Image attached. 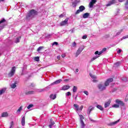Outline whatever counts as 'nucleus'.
Segmentation results:
<instances>
[{"mask_svg":"<svg viewBox=\"0 0 128 128\" xmlns=\"http://www.w3.org/2000/svg\"><path fill=\"white\" fill-rule=\"evenodd\" d=\"M38 14V11L32 9L30 12L26 16V20H32Z\"/></svg>","mask_w":128,"mask_h":128,"instance_id":"f257e3e1","label":"nucleus"},{"mask_svg":"<svg viewBox=\"0 0 128 128\" xmlns=\"http://www.w3.org/2000/svg\"><path fill=\"white\" fill-rule=\"evenodd\" d=\"M16 66H12L11 68L10 71L8 74V76L9 78H12V76H14V74H16Z\"/></svg>","mask_w":128,"mask_h":128,"instance_id":"f03ea898","label":"nucleus"},{"mask_svg":"<svg viewBox=\"0 0 128 128\" xmlns=\"http://www.w3.org/2000/svg\"><path fill=\"white\" fill-rule=\"evenodd\" d=\"M97 87L100 92H102V90H104L106 88V87L102 83L98 84Z\"/></svg>","mask_w":128,"mask_h":128,"instance_id":"7ed1b4c3","label":"nucleus"},{"mask_svg":"<svg viewBox=\"0 0 128 128\" xmlns=\"http://www.w3.org/2000/svg\"><path fill=\"white\" fill-rule=\"evenodd\" d=\"M86 10V7L84 6H80L79 7V9L76 12H75V14H78L80 12H84Z\"/></svg>","mask_w":128,"mask_h":128,"instance_id":"20e7f679","label":"nucleus"},{"mask_svg":"<svg viewBox=\"0 0 128 128\" xmlns=\"http://www.w3.org/2000/svg\"><path fill=\"white\" fill-rule=\"evenodd\" d=\"M112 82H114V78H110L105 82L104 86L106 88V86H110V84Z\"/></svg>","mask_w":128,"mask_h":128,"instance_id":"39448f33","label":"nucleus"},{"mask_svg":"<svg viewBox=\"0 0 128 128\" xmlns=\"http://www.w3.org/2000/svg\"><path fill=\"white\" fill-rule=\"evenodd\" d=\"M116 104H120V106H124V102L117 99L116 100Z\"/></svg>","mask_w":128,"mask_h":128,"instance_id":"423d86ee","label":"nucleus"},{"mask_svg":"<svg viewBox=\"0 0 128 128\" xmlns=\"http://www.w3.org/2000/svg\"><path fill=\"white\" fill-rule=\"evenodd\" d=\"M82 50H84L83 47H80V48H78V50L76 52V58L80 54L81 52H82Z\"/></svg>","mask_w":128,"mask_h":128,"instance_id":"0eeeda50","label":"nucleus"},{"mask_svg":"<svg viewBox=\"0 0 128 128\" xmlns=\"http://www.w3.org/2000/svg\"><path fill=\"white\" fill-rule=\"evenodd\" d=\"M68 18H66L64 21H62L60 23V26H66V24H68Z\"/></svg>","mask_w":128,"mask_h":128,"instance_id":"6e6552de","label":"nucleus"},{"mask_svg":"<svg viewBox=\"0 0 128 128\" xmlns=\"http://www.w3.org/2000/svg\"><path fill=\"white\" fill-rule=\"evenodd\" d=\"M96 2V0H91L90 2L89 3V8H94V5Z\"/></svg>","mask_w":128,"mask_h":128,"instance_id":"1a4fd4ad","label":"nucleus"},{"mask_svg":"<svg viewBox=\"0 0 128 128\" xmlns=\"http://www.w3.org/2000/svg\"><path fill=\"white\" fill-rule=\"evenodd\" d=\"M94 108H92V106H90L87 110V114L90 116V112H92V110H94Z\"/></svg>","mask_w":128,"mask_h":128,"instance_id":"9d476101","label":"nucleus"},{"mask_svg":"<svg viewBox=\"0 0 128 128\" xmlns=\"http://www.w3.org/2000/svg\"><path fill=\"white\" fill-rule=\"evenodd\" d=\"M111 102L112 101L110 100H109L108 102H106L104 104V108H108V106H109Z\"/></svg>","mask_w":128,"mask_h":128,"instance_id":"9b49d317","label":"nucleus"},{"mask_svg":"<svg viewBox=\"0 0 128 128\" xmlns=\"http://www.w3.org/2000/svg\"><path fill=\"white\" fill-rule=\"evenodd\" d=\"M70 88V86L64 85L62 87V90H68V88Z\"/></svg>","mask_w":128,"mask_h":128,"instance_id":"f8f14e48","label":"nucleus"},{"mask_svg":"<svg viewBox=\"0 0 128 128\" xmlns=\"http://www.w3.org/2000/svg\"><path fill=\"white\" fill-rule=\"evenodd\" d=\"M21 124L23 126H24V124H26V116H23L22 118Z\"/></svg>","mask_w":128,"mask_h":128,"instance_id":"ddd939ff","label":"nucleus"},{"mask_svg":"<svg viewBox=\"0 0 128 128\" xmlns=\"http://www.w3.org/2000/svg\"><path fill=\"white\" fill-rule=\"evenodd\" d=\"M88 16H90V13L88 12L84 14L82 16L83 18H88Z\"/></svg>","mask_w":128,"mask_h":128,"instance_id":"4468645a","label":"nucleus"},{"mask_svg":"<svg viewBox=\"0 0 128 128\" xmlns=\"http://www.w3.org/2000/svg\"><path fill=\"white\" fill-rule=\"evenodd\" d=\"M50 98H51V100H56V94L54 95V94H51L50 96Z\"/></svg>","mask_w":128,"mask_h":128,"instance_id":"2eb2a0df","label":"nucleus"},{"mask_svg":"<svg viewBox=\"0 0 128 128\" xmlns=\"http://www.w3.org/2000/svg\"><path fill=\"white\" fill-rule=\"evenodd\" d=\"M20 38H22V36H20L19 37L16 38V40L14 42L15 44H18V42H20Z\"/></svg>","mask_w":128,"mask_h":128,"instance_id":"dca6fc26","label":"nucleus"},{"mask_svg":"<svg viewBox=\"0 0 128 128\" xmlns=\"http://www.w3.org/2000/svg\"><path fill=\"white\" fill-rule=\"evenodd\" d=\"M8 116V112H3L2 114V118H6V116Z\"/></svg>","mask_w":128,"mask_h":128,"instance_id":"f3484780","label":"nucleus"},{"mask_svg":"<svg viewBox=\"0 0 128 128\" xmlns=\"http://www.w3.org/2000/svg\"><path fill=\"white\" fill-rule=\"evenodd\" d=\"M6 89H2L1 90H0V96H1V94H4V92H6Z\"/></svg>","mask_w":128,"mask_h":128,"instance_id":"a211bd4d","label":"nucleus"},{"mask_svg":"<svg viewBox=\"0 0 128 128\" xmlns=\"http://www.w3.org/2000/svg\"><path fill=\"white\" fill-rule=\"evenodd\" d=\"M74 106L76 110H80V108H78V104H74Z\"/></svg>","mask_w":128,"mask_h":128,"instance_id":"6ab92c4d","label":"nucleus"},{"mask_svg":"<svg viewBox=\"0 0 128 128\" xmlns=\"http://www.w3.org/2000/svg\"><path fill=\"white\" fill-rule=\"evenodd\" d=\"M34 94V91H28L25 92V94L27 96L28 94Z\"/></svg>","mask_w":128,"mask_h":128,"instance_id":"aec40b11","label":"nucleus"},{"mask_svg":"<svg viewBox=\"0 0 128 128\" xmlns=\"http://www.w3.org/2000/svg\"><path fill=\"white\" fill-rule=\"evenodd\" d=\"M96 108H98V110H104V108H102V106L100 105H98L96 106Z\"/></svg>","mask_w":128,"mask_h":128,"instance_id":"412c9836","label":"nucleus"},{"mask_svg":"<svg viewBox=\"0 0 128 128\" xmlns=\"http://www.w3.org/2000/svg\"><path fill=\"white\" fill-rule=\"evenodd\" d=\"M102 51H100V52H98V51H96L94 53L95 54H98V56H100V54H102Z\"/></svg>","mask_w":128,"mask_h":128,"instance_id":"4be33fe9","label":"nucleus"},{"mask_svg":"<svg viewBox=\"0 0 128 128\" xmlns=\"http://www.w3.org/2000/svg\"><path fill=\"white\" fill-rule=\"evenodd\" d=\"M42 50H44V46H40L38 49H37V52H40Z\"/></svg>","mask_w":128,"mask_h":128,"instance_id":"5701e85b","label":"nucleus"},{"mask_svg":"<svg viewBox=\"0 0 128 128\" xmlns=\"http://www.w3.org/2000/svg\"><path fill=\"white\" fill-rule=\"evenodd\" d=\"M77 90H78V88L76 86H74L73 92H76Z\"/></svg>","mask_w":128,"mask_h":128,"instance_id":"b1692460","label":"nucleus"},{"mask_svg":"<svg viewBox=\"0 0 128 128\" xmlns=\"http://www.w3.org/2000/svg\"><path fill=\"white\" fill-rule=\"evenodd\" d=\"M118 122H120V120H118L117 121L114 122L110 124V126H114V124H118Z\"/></svg>","mask_w":128,"mask_h":128,"instance_id":"393cba45","label":"nucleus"},{"mask_svg":"<svg viewBox=\"0 0 128 128\" xmlns=\"http://www.w3.org/2000/svg\"><path fill=\"white\" fill-rule=\"evenodd\" d=\"M122 80L123 82H128V78L126 77L122 78Z\"/></svg>","mask_w":128,"mask_h":128,"instance_id":"a878e982","label":"nucleus"},{"mask_svg":"<svg viewBox=\"0 0 128 128\" xmlns=\"http://www.w3.org/2000/svg\"><path fill=\"white\" fill-rule=\"evenodd\" d=\"M16 88V84H13L11 85L12 88Z\"/></svg>","mask_w":128,"mask_h":128,"instance_id":"bb28decb","label":"nucleus"},{"mask_svg":"<svg viewBox=\"0 0 128 128\" xmlns=\"http://www.w3.org/2000/svg\"><path fill=\"white\" fill-rule=\"evenodd\" d=\"M112 108H120V105L117 104H114L112 106Z\"/></svg>","mask_w":128,"mask_h":128,"instance_id":"cd10ccee","label":"nucleus"},{"mask_svg":"<svg viewBox=\"0 0 128 128\" xmlns=\"http://www.w3.org/2000/svg\"><path fill=\"white\" fill-rule=\"evenodd\" d=\"M34 107V104H29L28 107H27V108L28 110H30V108H33Z\"/></svg>","mask_w":128,"mask_h":128,"instance_id":"c85d7f7f","label":"nucleus"},{"mask_svg":"<svg viewBox=\"0 0 128 128\" xmlns=\"http://www.w3.org/2000/svg\"><path fill=\"white\" fill-rule=\"evenodd\" d=\"M62 80H56L55 82H54V84H60V82H62Z\"/></svg>","mask_w":128,"mask_h":128,"instance_id":"c756f323","label":"nucleus"},{"mask_svg":"<svg viewBox=\"0 0 128 128\" xmlns=\"http://www.w3.org/2000/svg\"><path fill=\"white\" fill-rule=\"evenodd\" d=\"M76 4H78L74 2H72V6H73V8H76Z\"/></svg>","mask_w":128,"mask_h":128,"instance_id":"7c9ffc66","label":"nucleus"},{"mask_svg":"<svg viewBox=\"0 0 128 128\" xmlns=\"http://www.w3.org/2000/svg\"><path fill=\"white\" fill-rule=\"evenodd\" d=\"M34 60H36V62H40V57L39 56L35 57Z\"/></svg>","mask_w":128,"mask_h":128,"instance_id":"2f4dec72","label":"nucleus"},{"mask_svg":"<svg viewBox=\"0 0 128 128\" xmlns=\"http://www.w3.org/2000/svg\"><path fill=\"white\" fill-rule=\"evenodd\" d=\"M123 30L122 29L120 32H118L116 34V36H120V34H122V32Z\"/></svg>","mask_w":128,"mask_h":128,"instance_id":"473e14b6","label":"nucleus"},{"mask_svg":"<svg viewBox=\"0 0 128 128\" xmlns=\"http://www.w3.org/2000/svg\"><path fill=\"white\" fill-rule=\"evenodd\" d=\"M80 122H82V120H82L84 118V116L82 115H80Z\"/></svg>","mask_w":128,"mask_h":128,"instance_id":"72a5a7b5","label":"nucleus"},{"mask_svg":"<svg viewBox=\"0 0 128 128\" xmlns=\"http://www.w3.org/2000/svg\"><path fill=\"white\" fill-rule=\"evenodd\" d=\"M72 48H74L75 46H76V42H74L72 44Z\"/></svg>","mask_w":128,"mask_h":128,"instance_id":"f704fd0d","label":"nucleus"},{"mask_svg":"<svg viewBox=\"0 0 128 128\" xmlns=\"http://www.w3.org/2000/svg\"><path fill=\"white\" fill-rule=\"evenodd\" d=\"M22 110V106L20 107V108L17 110L18 112H20Z\"/></svg>","mask_w":128,"mask_h":128,"instance_id":"c9c22d12","label":"nucleus"},{"mask_svg":"<svg viewBox=\"0 0 128 128\" xmlns=\"http://www.w3.org/2000/svg\"><path fill=\"white\" fill-rule=\"evenodd\" d=\"M98 58V56H94V57L92 60V62H94V60H96Z\"/></svg>","mask_w":128,"mask_h":128,"instance_id":"e433bc0d","label":"nucleus"},{"mask_svg":"<svg viewBox=\"0 0 128 128\" xmlns=\"http://www.w3.org/2000/svg\"><path fill=\"white\" fill-rule=\"evenodd\" d=\"M6 22V19L3 18L2 20L0 21V24H2L3 22Z\"/></svg>","mask_w":128,"mask_h":128,"instance_id":"4c0bfd02","label":"nucleus"},{"mask_svg":"<svg viewBox=\"0 0 128 128\" xmlns=\"http://www.w3.org/2000/svg\"><path fill=\"white\" fill-rule=\"evenodd\" d=\"M80 123L82 124V126L84 128V120L80 121Z\"/></svg>","mask_w":128,"mask_h":128,"instance_id":"58836bf2","label":"nucleus"},{"mask_svg":"<svg viewBox=\"0 0 128 128\" xmlns=\"http://www.w3.org/2000/svg\"><path fill=\"white\" fill-rule=\"evenodd\" d=\"M66 96H72V94H70V92H68L67 93H66Z\"/></svg>","mask_w":128,"mask_h":128,"instance_id":"ea45409f","label":"nucleus"},{"mask_svg":"<svg viewBox=\"0 0 128 128\" xmlns=\"http://www.w3.org/2000/svg\"><path fill=\"white\" fill-rule=\"evenodd\" d=\"M125 10H128V4H124Z\"/></svg>","mask_w":128,"mask_h":128,"instance_id":"a19ab883","label":"nucleus"},{"mask_svg":"<svg viewBox=\"0 0 128 128\" xmlns=\"http://www.w3.org/2000/svg\"><path fill=\"white\" fill-rule=\"evenodd\" d=\"M50 124H52L54 126V122L52 121V119H50Z\"/></svg>","mask_w":128,"mask_h":128,"instance_id":"79ce46f5","label":"nucleus"},{"mask_svg":"<svg viewBox=\"0 0 128 128\" xmlns=\"http://www.w3.org/2000/svg\"><path fill=\"white\" fill-rule=\"evenodd\" d=\"M14 126V121H12L10 123V128H12Z\"/></svg>","mask_w":128,"mask_h":128,"instance_id":"37998d69","label":"nucleus"},{"mask_svg":"<svg viewBox=\"0 0 128 128\" xmlns=\"http://www.w3.org/2000/svg\"><path fill=\"white\" fill-rule=\"evenodd\" d=\"M112 2V4H116V0H111Z\"/></svg>","mask_w":128,"mask_h":128,"instance_id":"c03bdc74","label":"nucleus"},{"mask_svg":"<svg viewBox=\"0 0 128 128\" xmlns=\"http://www.w3.org/2000/svg\"><path fill=\"white\" fill-rule=\"evenodd\" d=\"M86 38H88V36L85 35V36H83L82 37V40H86Z\"/></svg>","mask_w":128,"mask_h":128,"instance_id":"a18cd8bd","label":"nucleus"},{"mask_svg":"<svg viewBox=\"0 0 128 128\" xmlns=\"http://www.w3.org/2000/svg\"><path fill=\"white\" fill-rule=\"evenodd\" d=\"M90 76L91 78H96V76H94L92 74H90Z\"/></svg>","mask_w":128,"mask_h":128,"instance_id":"49530a36","label":"nucleus"},{"mask_svg":"<svg viewBox=\"0 0 128 128\" xmlns=\"http://www.w3.org/2000/svg\"><path fill=\"white\" fill-rule=\"evenodd\" d=\"M115 64L117 66H120V62H117Z\"/></svg>","mask_w":128,"mask_h":128,"instance_id":"de8ad7c7","label":"nucleus"},{"mask_svg":"<svg viewBox=\"0 0 128 128\" xmlns=\"http://www.w3.org/2000/svg\"><path fill=\"white\" fill-rule=\"evenodd\" d=\"M84 92L86 96H88V91H84Z\"/></svg>","mask_w":128,"mask_h":128,"instance_id":"09e8293b","label":"nucleus"},{"mask_svg":"<svg viewBox=\"0 0 128 128\" xmlns=\"http://www.w3.org/2000/svg\"><path fill=\"white\" fill-rule=\"evenodd\" d=\"M82 108H84V106H81L80 108H79V110H82Z\"/></svg>","mask_w":128,"mask_h":128,"instance_id":"8fccbe9b","label":"nucleus"},{"mask_svg":"<svg viewBox=\"0 0 128 128\" xmlns=\"http://www.w3.org/2000/svg\"><path fill=\"white\" fill-rule=\"evenodd\" d=\"M90 120V122H94L96 121L92 119V118H89Z\"/></svg>","mask_w":128,"mask_h":128,"instance_id":"3c124183","label":"nucleus"},{"mask_svg":"<svg viewBox=\"0 0 128 128\" xmlns=\"http://www.w3.org/2000/svg\"><path fill=\"white\" fill-rule=\"evenodd\" d=\"M106 48H104L101 51H102V52H106Z\"/></svg>","mask_w":128,"mask_h":128,"instance_id":"603ef678","label":"nucleus"},{"mask_svg":"<svg viewBox=\"0 0 128 128\" xmlns=\"http://www.w3.org/2000/svg\"><path fill=\"white\" fill-rule=\"evenodd\" d=\"M62 58H66V54H62L61 55Z\"/></svg>","mask_w":128,"mask_h":128,"instance_id":"864d4df0","label":"nucleus"},{"mask_svg":"<svg viewBox=\"0 0 128 128\" xmlns=\"http://www.w3.org/2000/svg\"><path fill=\"white\" fill-rule=\"evenodd\" d=\"M74 2L78 4V2H80V0H76Z\"/></svg>","mask_w":128,"mask_h":128,"instance_id":"5fc2aeb1","label":"nucleus"},{"mask_svg":"<svg viewBox=\"0 0 128 128\" xmlns=\"http://www.w3.org/2000/svg\"><path fill=\"white\" fill-rule=\"evenodd\" d=\"M112 6L111 5V4H110V2L106 5V6Z\"/></svg>","mask_w":128,"mask_h":128,"instance_id":"6e6d98bb","label":"nucleus"},{"mask_svg":"<svg viewBox=\"0 0 128 128\" xmlns=\"http://www.w3.org/2000/svg\"><path fill=\"white\" fill-rule=\"evenodd\" d=\"M53 44H56V46H58V42H55L53 43Z\"/></svg>","mask_w":128,"mask_h":128,"instance_id":"4d7b16f0","label":"nucleus"},{"mask_svg":"<svg viewBox=\"0 0 128 128\" xmlns=\"http://www.w3.org/2000/svg\"><path fill=\"white\" fill-rule=\"evenodd\" d=\"M128 38V35L126 36H123V38H124V39Z\"/></svg>","mask_w":128,"mask_h":128,"instance_id":"13d9d810","label":"nucleus"},{"mask_svg":"<svg viewBox=\"0 0 128 128\" xmlns=\"http://www.w3.org/2000/svg\"><path fill=\"white\" fill-rule=\"evenodd\" d=\"M105 38H110V35L109 34H106V35H105Z\"/></svg>","mask_w":128,"mask_h":128,"instance_id":"bf43d9fd","label":"nucleus"},{"mask_svg":"<svg viewBox=\"0 0 128 128\" xmlns=\"http://www.w3.org/2000/svg\"><path fill=\"white\" fill-rule=\"evenodd\" d=\"M57 59L58 60H60V55H58V56H57Z\"/></svg>","mask_w":128,"mask_h":128,"instance_id":"052dcab7","label":"nucleus"},{"mask_svg":"<svg viewBox=\"0 0 128 128\" xmlns=\"http://www.w3.org/2000/svg\"><path fill=\"white\" fill-rule=\"evenodd\" d=\"M59 18H64V14H61L59 16Z\"/></svg>","mask_w":128,"mask_h":128,"instance_id":"680f3d73","label":"nucleus"},{"mask_svg":"<svg viewBox=\"0 0 128 128\" xmlns=\"http://www.w3.org/2000/svg\"><path fill=\"white\" fill-rule=\"evenodd\" d=\"M120 52H122V50H119L118 52V54H120Z\"/></svg>","mask_w":128,"mask_h":128,"instance_id":"e2e57ef3","label":"nucleus"},{"mask_svg":"<svg viewBox=\"0 0 128 128\" xmlns=\"http://www.w3.org/2000/svg\"><path fill=\"white\" fill-rule=\"evenodd\" d=\"M68 80H70L66 79V80H64V82H68Z\"/></svg>","mask_w":128,"mask_h":128,"instance_id":"0e129e2a","label":"nucleus"},{"mask_svg":"<svg viewBox=\"0 0 128 128\" xmlns=\"http://www.w3.org/2000/svg\"><path fill=\"white\" fill-rule=\"evenodd\" d=\"M119 2H124V0H118Z\"/></svg>","mask_w":128,"mask_h":128,"instance_id":"69168bd1","label":"nucleus"},{"mask_svg":"<svg viewBox=\"0 0 128 128\" xmlns=\"http://www.w3.org/2000/svg\"><path fill=\"white\" fill-rule=\"evenodd\" d=\"M52 124H50V125H49V128H52Z\"/></svg>","mask_w":128,"mask_h":128,"instance_id":"338daca9","label":"nucleus"},{"mask_svg":"<svg viewBox=\"0 0 128 128\" xmlns=\"http://www.w3.org/2000/svg\"><path fill=\"white\" fill-rule=\"evenodd\" d=\"M126 4H128V0H126V2H125Z\"/></svg>","mask_w":128,"mask_h":128,"instance_id":"774afa93","label":"nucleus"}]
</instances>
